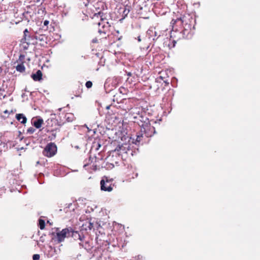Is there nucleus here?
Masks as SVG:
<instances>
[{"instance_id":"1","label":"nucleus","mask_w":260,"mask_h":260,"mask_svg":"<svg viewBox=\"0 0 260 260\" xmlns=\"http://www.w3.org/2000/svg\"><path fill=\"white\" fill-rule=\"evenodd\" d=\"M195 22V20L192 18L189 14H187L186 15H184L182 17L177 18L176 20H172V29L174 30L175 29V25H183L184 30H187L188 29H190L192 26L194 27V23Z\"/></svg>"},{"instance_id":"2","label":"nucleus","mask_w":260,"mask_h":260,"mask_svg":"<svg viewBox=\"0 0 260 260\" xmlns=\"http://www.w3.org/2000/svg\"><path fill=\"white\" fill-rule=\"evenodd\" d=\"M93 17H100L101 22L98 23L99 27L102 26V28H99L98 32L100 35H102V37L106 38L105 35L107 31L109 30L110 25L109 22L106 21L105 18H103V13L99 11L93 15Z\"/></svg>"},{"instance_id":"3","label":"nucleus","mask_w":260,"mask_h":260,"mask_svg":"<svg viewBox=\"0 0 260 260\" xmlns=\"http://www.w3.org/2000/svg\"><path fill=\"white\" fill-rule=\"evenodd\" d=\"M161 121V119H159L158 122L155 121L154 124H155V125L152 126L148 125L147 123H146L145 125L143 124L142 127H141V132H144L145 134L146 137H151L153 136V134H154L156 133V127L157 124H160Z\"/></svg>"},{"instance_id":"4","label":"nucleus","mask_w":260,"mask_h":260,"mask_svg":"<svg viewBox=\"0 0 260 260\" xmlns=\"http://www.w3.org/2000/svg\"><path fill=\"white\" fill-rule=\"evenodd\" d=\"M57 151V147L55 144L50 143L47 145L43 151L45 156L51 157L54 155Z\"/></svg>"},{"instance_id":"5","label":"nucleus","mask_w":260,"mask_h":260,"mask_svg":"<svg viewBox=\"0 0 260 260\" xmlns=\"http://www.w3.org/2000/svg\"><path fill=\"white\" fill-rule=\"evenodd\" d=\"M56 231V240L58 243L63 241L66 238L69 237L71 233L70 228L62 229L61 231H58V229H57Z\"/></svg>"},{"instance_id":"6","label":"nucleus","mask_w":260,"mask_h":260,"mask_svg":"<svg viewBox=\"0 0 260 260\" xmlns=\"http://www.w3.org/2000/svg\"><path fill=\"white\" fill-rule=\"evenodd\" d=\"M101 190L104 191H112L113 188L111 186V184L107 178L106 181L104 179H102L101 181Z\"/></svg>"},{"instance_id":"7","label":"nucleus","mask_w":260,"mask_h":260,"mask_svg":"<svg viewBox=\"0 0 260 260\" xmlns=\"http://www.w3.org/2000/svg\"><path fill=\"white\" fill-rule=\"evenodd\" d=\"M23 32V40H27V44H35V43H37V42L35 41L34 37L35 36H30L27 35V34L29 32L27 29H25Z\"/></svg>"},{"instance_id":"8","label":"nucleus","mask_w":260,"mask_h":260,"mask_svg":"<svg viewBox=\"0 0 260 260\" xmlns=\"http://www.w3.org/2000/svg\"><path fill=\"white\" fill-rule=\"evenodd\" d=\"M71 229V233L70 234V237H72L75 240H79L80 241H82L84 236L83 234L80 235L78 232L73 231L72 228H70Z\"/></svg>"},{"instance_id":"9","label":"nucleus","mask_w":260,"mask_h":260,"mask_svg":"<svg viewBox=\"0 0 260 260\" xmlns=\"http://www.w3.org/2000/svg\"><path fill=\"white\" fill-rule=\"evenodd\" d=\"M31 77L35 81H40L42 79V73L40 70H38L35 74H32Z\"/></svg>"},{"instance_id":"10","label":"nucleus","mask_w":260,"mask_h":260,"mask_svg":"<svg viewBox=\"0 0 260 260\" xmlns=\"http://www.w3.org/2000/svg\"><path fill=\"white\" fill-rule=\"evenodd\" d=\"M16 118L22 124H25L27 121V118L23 114H17Z\"/></svg>"},{"instance_id":"11","label":"nucleus","mask_w":260,"mask_h":260,"mask_svg":"<svg viewBox=\"0 0 260 260\" xmlns=\"http://www.w3.org/2000/svg\"><path fill=\"white\" fill-rule=\"evenodd\" d=\"M43 123V120L42 118H39L34 121V126L37 128H40Z\"/></svg>"},{"instance_id":"12","label":"nucleus","mask_w":260,"mask_h":260,"mask_svg":"<svg viewBox=\"0 0 260 260\" xmlns=\"http://www.w3.org/2000/svg\"><path fill=\"white\" fill-rule=\"evenodd\" d=\"M65 118L67 121L68 122H72L74 119V116L72 113H67L65 115Z\"/></svg>"},{"instance_id":"13","label":"nucleus","mask_w":260,"mask_h":260,"mask_svg":"<svg viewBox=\"0 0 260 260\" xmlns=\"http://www.w3.org/2000/svg\"><path fill=\"white\" fill-rule=\"evenodd\" d=\"M17 71L22 73L25 71V68L23 63H19L16 67Z\"/></svg>"},{"instance_id":"14","label":"nucleus","mask_w":260,"mask_h":260,"mask_svg":"<svg viewBox=\"0 0 260 260\" xmlns=\"http://www.w3.org/2000/svg\"><path fill=\"white\" fill-rule=\"evenodd\" d=\"M35 41L39 40L40 41H44V39L46 38L45 36L44 35H39V36H35Z\"/></svg>"},{"instance_id":"15","label":"nucleus","mask_w":260,"mask_h":260,"mask_svg":"<svg viewBox=\"0 0 260 260\" xmlns=\"http://www.w3.org/2000/svg\"><path fill=\"white\" fill-rule=\"evenodd\" d=\"M167 41H165V42L164 43V44H166V45H168V47H169V49H171L172 48H173L175 47V44H176V41L173 40V42H172V43L171 44H170V43H168V44H167Z\"/></svg>"},{"instance_id":"16","label":"nucleus","mask_w":260,"mask_h":260,"mask_svg":"<svg viewBox=\"0 0 260 260\" xmlns=\"http://www.w3.org/2000/svg\"><path fill=\"white\" fill-rule=\"evenodd\" d=\"M130 11V9H129V7L128 6H127L126 7H125L124 8V10H123V16H124V17H126L127 14L129 13Z\"/></svg>"},{"instance_id":"17","label":"nucleus","mask_w":260,"mask_h":260,"mask_svg":"<svg viewBox=\"0 0 260 260\" xmlns=\"http://www.w3.org/2000/svg\"><path fill=\"white\" fill-rule=\"evenodd\" d=\"M25 59V55L23 54H20L18 60L17 61V62H19L20 63H23Z\"/></svg>"},{"instance_id":"18","label":"nucleus","mask_w":260,"mask_h":260,"mask_svg":"<svg viewBox=\"0 0 260 260\" xmlns=\"http://www.w3.org/2000/svg\"><path fill=\"white\" fill-rule=\"evenodd\" d=\"M39 226L41 230H43L45 228V223L44 220L40 219H39Z\"/></svg>"},{"instance_id":"19","label":"nucleus","mask_w":260,"mask_h":260,"mask_svg":"<svg viewBox=\"0 0 260 260\" xmlns=\"http://www.w3.org/2000/svg\"><path fill=\"white\" fill-rule=\"evenodd\" d=\"M36 131V129H35L32 127H30L28 128L27 130V133L29 134H33Z\"/></svg>"},{"instance_id":"20","label":"nucleus","mask_w":260,"mask_h":260,"mask_svg":"<svg viewBox=\"0 0 260 260\" xmlns=\"http://www.w3.org/2000/svg\"><path fill=\"white\" fill-rule=\"evenodd\" d=\"M142 134L137 135L135 143L137 144V142H140L142 140Z\"/></svg>"},{"instance_id":"21","label":"nucleus","mask_w":260,"mask_h":260,"mask_svg":"<svg viewBox=\"0 0 260 260\" xmlns=\"http://www.w3.org/2000/svg\"><path fill=\"white\" fill-rule=\"evenodd\" d=\"M85 85L87 88H89L92 87V83L91 81H88L86 82Z\"/></svg>"},{"instance_id":"22","label":"nucleus","mask_w":260,"mask_h":260,"mask_svg":"<svg viewBox=\"0 0 260 260\" xmlns=\"http://www.w3.org/2000/svg\"><path fill=\"white\" fill-rule=\"evenodd\" d=\"M93 144H94V146H96V148H95V149H96V150H99V148H100L101 147V144H100L99 142H98L97 143H96V142H94V143H93Z\"/></svg>"},{"instance_id":"23","label":"nucleus","mask_w":260,"mask_h":260,"mask_svg":"<svg viewBox=\"0 0 260 260\" xmlns=\"http://www.w3.org/2000/svg\"><path fill=\"white\" fill-rule=\"evenodd\" d=\"M40 255L38 254H35L33 255V260H39L40 259Z\"/></svg>"},{"instance_id":"24","label":"nucleus","mask_w":260,"mask_h":260,"mask_svg":"<svg viewBox=\"0 0 260 260\" xmlns=\"http://www.w3.org/2000/svg\"><path fill=\"white\" fill-rule=\"evenodd\" d=\"M22 44V45H23V49H25V50H26V49H28V46H29V44H27V43H25V44Z\"/></svg>"},{"instance_id":"25","label":"nucleus","mask_w":260,"mask_h":260,"mask_svg":"<svg viewBox=\"0 0 260 260\" xmlns=\"http://www.w3.org/2000/svg\"><path fill=\"white\" fill-rule=\"evenodd\" d=\"M161 80H162V77L160 76L159 77L156 79V81L160 83Z\"/></svg>"},{"instance_id":"26","label":"nucleus","mask_w":260,"mask_h":260,"mask_svg":"<svg viewBox=\"0 0 260 260\" xmlns=\"http://www.w3.org/2000/svg\"><path fill=\"white\" fill-rule=\"evenodd\" d=\"M154 34H155V37L157 36V37L156 39H157L159 37H160V35H160V34H161V33H160V32H159V33H157L156 31H154Z\"/></svg>"},{"instance_id":"27","label":"nucleus","mask_w":260,"mask_h":260,"mask_svg":"<svg viewBox=\"0 0 260 260\" xmlns=\"http://www.w3.org/2000/svg\"><path fill=\"white\" fill-rule=\"evenodd\" d=\"M173 72V71L172 70H167L166 71V74L169 76L168 75V72H169V73L171 75L172 74V72Z\"/></svg>"},{"instance_id":"28","label":"nucleus","mask_w":260,"mask_h":260,"mask_svg":"<svg viewBox=\"0 0 260 260\" xmlns=\"http://www.w3.org/2000/svg\"><path fill=\"white\" fill-rule=\"evenodd\" d=\"M88 228L89 229V230H91L92 228H93V224L89 222V225L88 226Z\"/></svg>"},{"instance_id":"29","label":"nucleus","mask_w":260,"mask_h":260,"mask_svg":"<svg viewBox=\"0 0 260 260\" xmlns=\"http://www.w3.org/2000/svg\"><path fill=\"white\" fill-rule=\"evenodd\" d=\"M49 24V21L48 20H45L44 22V25L45 26H47Z\"/></svg>"},{"instance_id":"30","label":"nucleus","mask_w":260,"mask_h":260,"mask_svg":"<svg viewBox=\"0 0 260 260\" xmlns=\"http://www.w3.org/2000/svg\"><path fill=\"white\" fill-rule=\"evenodd\" d=\"M21 42L22 44H25L27 43V40H23V38L21 39Z\"/></svg>"},{"instance_id":"31","label":"nucleus","mask_w":260,"mask_h":260,"mask_svg":"<svg viewBox=\"0 0 260 260\" xmlns=\"http://www.w3.org/2000/svg\"><path fill=\"white\" fill-rule=\"evenodd\" d=\"M164 82L166 84H169V82L168 81V80L164 81Z\"/></svg>"},{"instance_id":"32","label":"nucleus","mask_w":260,"mask_h":260,"mask_svg":"<svg viewBox=\"0 0 260 260\" xmlns=\"http://www.w3.org/2000/svg\"><path fill=\"white\" fill-rule=\"evenodd\" d=\"M138 41H139V42H140V41H141V38H140V36H139V37H138Z\"/></svg>"},{"instance_id":"33","label":"nucleus","mask_w":260,"mask_h":260,"mask_svg":"<svg viewBox=\"0 0 260 260\" xmlns=\"http://www.w3.org/2000/svg\"><path fill=\"white\" fill-rule=\"evenodd\" d=\"M52 136H53L54 137H55L56 136V134L55 133H54V131H52Z\"/></svg>"},{"instance_id":"34","label":"nucleus","mask_w":260,"mask_h":260,"mask_svg":"<svg viewBox=\"0 0 260 260\" xmlns=\"http://www.w3.org/2000/svg\"><path fill=\"white\" fill-rule=\"evenodd\" d=\"M4 113H8V111L6 110H5V111H4Z\"/></svg>"},{"instance_id":"35","label":"nucleus","mask_w":260,"mask_h":260,"mask_svg":"<svg viewBox=\"0 0 260 260\" xmlns=\"http://www.w3.org/2000/svg\"><path fill=\"white\" fill-rule=\"evenodd\" d=\"M3 70L2 69V68L0 67V73H2Z\"/></svg>"},{"instance_id":"36","label":"nucleus","mask_w":260,"mask_h":260,"mask_svg":"<svg viewBox=\"0 0 260 260\" xmlns=\"http://www.w3.org/2000/svg\"><path fill=\"white\" fill-rule=\"evenodd\" d=\"M93 42H96V41L93 40Z\"/></svg>"}]
</instances>
